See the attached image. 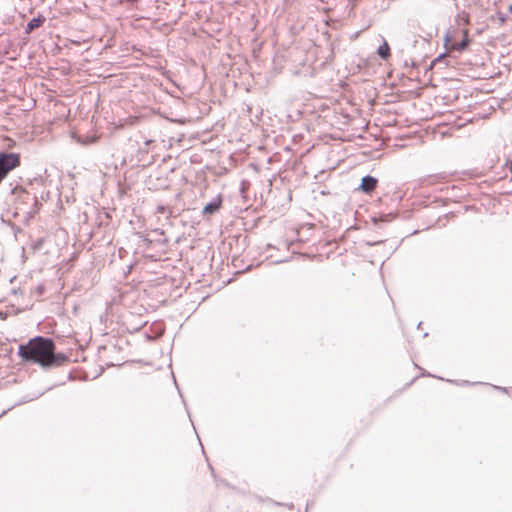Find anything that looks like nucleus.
Here are the masks:
<instances>
[{
  "label": "nucleus",
  "mask_w": 512,
  "mask_h": 512,
  "mask_svg": "<svg viewBox=\"0 0 512 512\" xmlns=\"http://www.w3.org/2000/svg\"><path fill=\"white\" fill-rule=\"evenodd\" d=\"M508 11L512 12V4L508 7Z\"/></svg>",
  "instance_id": "obj_21"
},
{
  "label": "nucleus",
  "mask_w": 512,
  "mask_h": 512,
  "mask_svg": "<svg viewBox=\"0 0 512 512\" xmlns=\"http://www.w3.org/2000/svg\"><path fill=\"white\" fill-rule=\"evenodd\" d=\"M490 6L489 0H471L469 4V9L477 23L484 25L483 29L488 27V19H494V15H489Z\"/></svg>",
  "instance_id": "obj_2"
},
{
  "label": "nucleus",
  "mask_w": 512,
  "mask_h": 512,
  "mask_svg": "<svg viewBox=\"0 0 512 512\" xmlns=\"http://www.w3.org/2000/svg\"><path fill=\"white\" fill-rule=\"evenodd\" d=\"M96 139H97V138H96L95 136H92V137H85V138H83L82 136H79V137L77 138V141H78V142H80V143H82V144L87 145V144H89V143H94V142L96 141Z\"/></svg>",
  "instance_id": "obj_11"
},
{
  "label": "nucleus",
  "mask_w": 512,
  "mask_h": 512,
  "mask_svg": "<svg viewBox=\"0 0 512 512\" xmlns=\"http://www.w3.org/2000/svg\"><path fill=\"white\" fill-rule=\"evenodd\" d=\"M444 40H445V43H447V42L450 40V36H449V34H447V35L445 36Z\"/></svg>",
  "instance_id": "obj_17"
},
{
  "label": "nucleus",
  "mask_w": 512,
  "mask_h": 512,
  "mask_svg": "<svg viewBox=\"0 0 512 512\" xmlns=\"http://www.w3.org/2000/svg\"><path fill=\"white\" fill-rule=\"evenodd\" d=\"M46 21V18L39 14L28 21L25 27V34H31L35 29L41 27Z\"/></svg>",
  "instance_id": "obj_3"
},
{
  "label": "nucleus",
  "mask_w": 512,
  "mask_h": 512,
  "mask_svg": "<svg viewBox=\"0 0 512 512\" xmlns=\"http://www.w3.org/2000/svg\"><path fill=\"white\" fill-rule=\"evenodd\" d=\"M7 158V152L0 151V160H6Z\"/></svg>",
  "instance_id": "obj_16"
},
{
  "label": "nucleus",
  "mask_w": 512,
  "mask_h": 512,
  "mask_svg": "<svg viewBox=\"0 0 512 512\" xmlns=\"http://www.w3.org/2000/svg\"><path fill=\"white\" fill-rule=\"evenodd\" d=\"M127 2H130V3H135L137 2L138 0H126Z\"/></svg>",
  "instance_id": "obj_19"
},
{
  "label": "nucleus",
  "mask_w": 512,
  "mask_h": 512,
  "mask_svg": "<svg viewBox=\"0 0 512 512\" xmlns=\"http://www.w3.org/2000/svg\"><path fill=\"white\" fill-rule=\"evenodd\" d=\"M495 157H496L495 160H512V148H509V154H503V155L496 154Z\"/></svg>",
  "instance_id": "obj_12"
},
{
  "label": "nucleus",
  "mask_w": 512,
  "mask_h": 512,
  "mask_svg": "<svg viewBox=\"0 0 512 512\" xmlns=\"http://www.w3.org/2000/svg\"><path fill=\"white\" fill-rule=\"evenodd\" d=\"M495 16L498 18L500 25H503L507 21V16L500 11H497Z\"/></svg>",
  "instance_id": "obj_13"
},
{
  "label": "nucleus",
  "mask_w": 512,
  "mask_h": 512,
  "mask_svg": "<svg viewBox=\"0 0 512 512\" xmlns=\"http://www.w3.org/2000/svg\"><path fill=\"white\" fill-rule=\"evenodd\" d=\"M509 148H512V146H508L506 144L502 145V151H499L497 154L503 155V154H509Z\"/></svg>",
  "instance_id": "obj_15"
},
{
  "label": "nucleus",
  "mask_w": 512,
  "mask_h": 512,
  "mask_svg": "<svg viewBox=\"0 0 512 512\" xmlns=\"http://www.w3.org/2000/svg\"><path fill=\"white\" fill-rule=\"evenodd\" d=\"M377 179L372 176H365L362 178L360 189L366 193L374 191L377 187Z\"/></svg>",
  "instance_id": "obj_4"
},
{
  "label": "nucleus",
  "mask_w": 512,
  "mask_h": 512,
  "mask_svg": "<svg viewBox=\"0 0 512 512\" xmlns=\"http://www.w3.org/2000/svg\"><path fill=\"white\" fill-rule=\"evenodd\" d=\"M20 162H0V183Z\"/></svg>",
  "instance_id": "obj_6"
},
{
  "label": "nucleus",
  "mask_w": 512,
  "mask_h": 512,
  "mask_svg": "<svg viewBox=\"0 0 512 512\" xmlns=\"http://www.w3.org/2000/svg\"><path fill=\"white\" fill-rule=\"evenodd\" d=\"M220 204H221L220 201L208 203L203 208V213L204 214H212V213L216 212L220 208Z\"/></svg>",
  "instance_id": "obj_9"
},
{
  "label": "nucleus",
  "mask_w": 512,
  "mask_h": 512,
  "mask_svg": "<svg viewBox=\"0 0 512 512\" xmlns=\"http://www.w3.org/2000/svg\"><path fill=\"white\" fill-rule=\"evenodd\" d=\"M6 160H20V154L15 152H7Z\"/></svg>",
  "instance_id": "obj_14"
},
{
  "label": "nucleus",
  "mask_w": 512,
  "mask_h": 512,
  "mask_svg": "<svg viewBox=\"0 0 512 512\" xmlns=\"http://www.w3.org/2000/svg\"><path fill=\"white\" fill-rule=\"evenodd\" d=\"M54 352L53 341L39 336L30 339L25 345H20L18 354L24 361L50 366L55 359Z\"/></svg>",
  "instance_id": "obj_1"
},
{
  "label": "nucleus",
  "mask_w": 512,
  "mask_h": 512,
  "mask_svg": "<svg viewBox=\"0 0 512 512\" xmlns=\"http://www.w3.org/2000/svg\"><path fill=\"white\" fill-rule=\"evenodd\" d=\"M457 19L461 21L464 25H468L470 23V14L462 11L457 15Z\"/></svg>",
  "instance_id": "obj_10"
},
{
  "label": "nucleus",
  "mask_w": 512,
  "mask_h": 512,
  "mask_svg": "<svg viewBox=\"0 0 512 512\" xmlns=\"http://www.w3.org/2000/svg\"><path fill=\"white\" fill-rule=\"evenodd\" d=\"M13 193L16 195L17 201L20 203H26L30 200L37 202V198L35 196L31 197L30 193L25 189L16 188Z\"/></svg>",
  "instance_id": "obj_5"
},
{
  "label": "nucleus",
  "mask_w": 512,
  "mask_h": 512,
  "mask_svg": "<svg viewBox=\"0 0 512 512\" xmlns=\"http://www.w3.org/2000/svg\"><path fill=\"white\" fill-rule=\"evenodd\" d=\"M470 42H471V40L468 36V31L464 30L463 31V39L460 42L454 43L452 46V49H454L458 52H462L469 46Z\"/></svg>",
  "instance_id": "obj_7"
},
{
  "label": "nucleus",
  "mask_w": 512,
  "mask_h": 512,
  "mask_svg": "<svg viewBox=\"0 0 512 512\" xmlns=\"http://www.w3.org/2000/svg\"><path fill=\"white\" fill-rule=\"evenodd\" d=\"M442 55L438 56L434 61H439L441 59Z\"/></svg>",
  "instance_id": "obj_20"
},
{
  "label": "nucleus",
  "mask_w": 512,
  "mask_h": 512,
  "mask_svg": "<svg viewBox=\"0 0 512 512\" xmlns=\"http://www.w3.org/2000/svg\"><path fill=\"white\" fill-rule=\"evenodd\" d=\"M377 55L382 60H387L390 57L391 50H390V46L386 40H383V43L378 47Z\"/></svg>",
  "instance_id": "obj_8"
},
{
  "label": "nucleus",
  "mask_w": 512,
  "mask_h": 512,
  "mask_svg": "<svg viewBox=\"0 0 512 512\" xmlns=\"http://www.w3.org/2000/svg\"><path fill=\"white\" fill-rule=\"evenodd\" d=\"M152 142H153V140H146V141H145V145H149V144H150V143H152Z\"/></svg>",
  "instance_id": "obj_18"
}]
</instances>
